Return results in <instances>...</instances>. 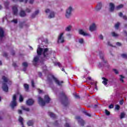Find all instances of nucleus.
Segmentation results:
<instances>
[{"label":"nucleus","instance_id":"nucleus-1","mask_svg":"<svg viewBox=\"0 0 127 127\" xmlns=\"http://www.w3.org/2000/svg\"><path fill=\"white\" fill-rule=\"evenodd\" d=\"M47 80L50 84H52L53 83V80H54V82L57 84V85H58V86H62V84L64 83L63 81H60L58 79L55 77V76L52 74H49L48 75Z\"/></svg>","mask_w":127,"mask_h":127},{"label":"nucleus","instance_id":"nucleus-2","mask_svg":"<svg viewBox=\"0 0 127 127\" xmlns=\"http://www.w3.org/2000/svg\"><path fill=\"white\" fill-rule=\"evenodd\" d=\"M60 96L62 99L61 102L62 105H63L64 107H67L68 106L69 104H70V102L68 100V97H67V96H66L65 94V93H64V92H62L60 93Z\"/></svg>","mask_w":127,"mask_h":127},{"label":"nucleus","instance_id":"nucleus-3","mask_svg":"<svg viewBox=\"0 0 127 127\" xmlns=\"http://www.w3.org/2000/svg\"><path fill=\"white\" fill-rule=\"evenodd\" d=\"M44 100H45V101L43 100V99H42V98H41V97H39L38 98L39 104L40 105V106H42V107H44L46 103L47 104L49 103L50 102L51 99L48 95H46L44 96Z\"/></svg>","mask_w":127,"mask_h":127},{"label":"nucleus","instance_id":"nucleus-4","mask_svg":"<svg viewBox=\"0 0 127 127\" xmlns=\"http://www.w3.org/2000/svg\"><path fill=\"white\" fill-rule=\"evenodd\" d=\"M2 79L4 82V83H2V89L3 91H4V92H5L6 93L8 92V86H7V84H6V83H7L8 82L11 83V81H9L7 77H5V76H3L2 77Z\"/></svg>","mask_w":127,"mask_h":127},{"label":"nucleus","instance_id":"nucleus-5","mask_svg":"<svg viewBox=\"0 0 127 127\" xmlns=\"http://www.w3.org/2000/svg\"><path fill=\"white\" fill-rule=\"evenodd\" d=\"M10 106L12 110L17 106V102H16V94H14L13 95L12 100L10 104Z\"/></svg>","mask_w":127,"mask_h":127},{"label":"nucleus","instance_id":"nucleus-6","mask_svg":"<svg viewBox=\"0 0 127 127\" xmlns=\"http://www.w3.org/2000/svg\"><path fill=\"white\" fill-rule=\"evenodd\" d=\"M48 51H49V49H48V48H45L44 49L42 53L44 58H46L47 60L50 58V57H49V54H48Z\"/></svg>","mask_w":127,"mask_h":127},{"label":"nucleus","instance_id":"nucleus-7","mask_svg":"<svg viewBox=\"0 0 127 127\" xmlns=\"http://www.w3.org/2000/svg\"><path fill=\"white\" fill-rule=\"evenodd\" d=\"M75 119L78 120V124L81 125V127L85 126V121L81 119L80 116H76Z\"/></svg>","mask_w":127,"mask_h":127},{"label":"nucleus","instance_id":"nucleus-8","mask_svg":"<svg viewBox=\"0 0 127 127\" xmlns=\"http://www.w3.org/2000/svg\"><path fill=\"white\" fill-rule=\"evenodd\" d=\"M72 12V7L69 6V8L66 9V12H65V17L66 18H69L70 16H71V12Z\"/></svg>","mask_w":127,"mask_h":127},{"label":"nucleus","instance_id":"nucleus-9","mask_svg":"<svg viewBox=\"0 0 127 127\" xmlns=\"http://www.w3.org/2000/svg\"><path fill=\"white\" fill-rule=\"evenodd\" d=\"M64 35V33H62L59 36L58 41V42L59 43H64L65 41L64 40V37H63Z\"/></svg>","mask_w":127,"mask_h":127},{"label":"nucleus","instance_id":"nucleus-10","mask_svg":"<svg viewBox=\"0 0 127 127\" xmlns=\"http://www.w3.org/2000/svg\"><path fill=\"white\" fill-rule=\"evenodd\" d=\"M102 79L103 80L102 81V84H103L104 86H107V85H108V81L109 83H113V80L109 81V79L104 77H102Z\"/></svg>","mask_w":127,"mask_h":127},{"label":"nucleus","instance_id":"nucleus-11","mask_svg":"<svg viewBox=\"0 0 127 127\" xmlns=\"http://www.w3.org/2000/svg\"><path fill=\"white\" fill-rule=\"evenodd\" d=\"M26 103L27 106H32L34 104V100L31 98L29 99L26 101Z\"/></svg>","mask_w":127,"mask_h":127},{"label":"nucleus","instance_id":"nucleus-12","mask_svg":"<svg viewBox=\"0 0 127 127\" xmlns=\"http://www.w3.org/2000/svg\"><path fill=\"white\" fill-rule=\"evenodd\" d=\"M3 37H4V31L2 27H0V40H1Z\"/></svg>","mask_w":127,"mask_h":127},{"label":"nucleus","instance_id":"nucleus-13","mask_svg":"<svg viewBox=\"0 0 127 127\" xmlns=\"http://www.w3.org/2000/svg\"><path fill=\"white\" fill-rule=\"evenodd\" d=\"M99 56L100 58L102 60L105 64H107V63H108V62L107 61H105V59H104V54H103V52H99Z\"/></svg>","mask_w":127,"mask_h":127},{"label":"nucleus","instance_id":"nucleus-14","mask_svg":"<svg viewBox=\"0 0 127 127\" xmlns=\"http://www.w3.org/2000/svg\"><path fill=\"white\" fill-rule=\"evenodd\" d=\"M43 49L40 47L38 48L37 50V53L38 56H41V55H42V52L43 51Z\"/></svg>","mask_w":127,"mask_h":127},{"label":"nucleus","instance_id":"nucleus-15","mask_svg":"<svg viewBox=\"0 0 127 127\" xmlns=\"http://www.w3.org/2000/svg\"><path fill=\"white\" fill-rule=\"evenodd\" d=\"M12 10H13V15H17V11H18L17 7H16V6H13L12 7Z\"/></svg>","mask_w":127,"mask_h":127},{"label":"nucleus","instance_id":"nucleus-16","mask_svg":"<svg viewBox=\"0 0 127 127\" xmlns=\"http://www.w3.org/2000/svg\"><path fill=\"white\" fill-rule=\"evenodd\" d=\"M89 30L90 31H94V30H96V24L95 23H93L90 25L89 27Z\"/></svg>","mask_w":127,"mask_h":127},{"label":"nucleus","instance_id":"nucleus-17","mask_svg":"<svg viewBox=\"0 0 127 127\" xmlns=\"http://www.w3.org/2000/svg\"><path fill=\"white\" fill-rule=\"evenodd\" d=\"M78 32L79 34H80V35H83V36H86L88 35V34L85 33V32H84V30H83L82 29H79L78 30Z\"/></svg>","mask_w":127,"mask_h":127},{"label":"nucleus","instance_id":"nucleus-18","mask_svg":"<svg viewBox=\"0 0 127 127\" xmlns=\"http://www.w3.org/2000/svg\"><path fill=\"white\" fill-rule=\"evenodd\" d=\"M48 115L53 119H57V116L52 112H48Z\"/></svg>","mask_w":127,"mask_h":127},{"label":"nucleus","instance_id":"nucleus-19","mask_svg":"<svg viewBox=\"0 0 127 127\" xmlns=\"http://www.w3.org/2000/svg\"><path fill=\"white\" fill-rule=\"evenodd\" d=\"M101 8H102V3L99 2L98 3L97 6H96V11H99V10H100Z\"/></svg>","mask_w":127,"mask_h":127},{"label":"nucleus","instance_id":"nucleus-20","mask_svg":"<svg viewBox=\"0 0 127 127\" xmlns=\"http://www.w3.org/2000/svg\"><path fill=\"white\" fill-rule=\"evenodd\" d=\"M109 5L110 7V11H113L115 10V4L113 3H110Z\"/></svg>","mask_w":127,"mask_h":127},{"label":"nucleus","instance_id":"nucleus-21","mask_svg":"<svg viewBox=\"0 0 127 127\" xmlns=\"http://www.w3.org/2000/svg\"><path fill=\"white\" fill-rule=\"evenodd\" d=\"M13 2H17V1H19V2H23L24 1V3H27V1L28 0H12Z\"/></svg>","mask_w":127,"mask_h":127},{"label":"nucleus","instance_id":"nucleus-22","mask_svg":"<svg viewBox=\"0 0 127 127\" xmlns=\"http://www.w3.org/2000/svg\"><path fill=\"white\" fill-rule=\"evenodd\" d=\"M53 17H55V13L53 11H52L50 13V15L48 16L49 18H53Z\"/></svg>","mask_w":127,"mask_h":127},{"label":"nucleus","instance_id":"nucleus-23","mask_svg":"<svg viewBox=\"0 0 127 127\" xmlns=\"http://www.w3.org/2000/svg\"><path fill=\"white\" fill-rule=\"evenodd\" d=\"M24 88L26 92H28V90H29V85L25 83L24 84Z\"/></svg>","mask_w":127,"mask_h":127},{"label":"nucleus","instance_id":"nucleus-24","mask_svg":"<svg viewBox=\"0 0 127 127\" xmlns=\"http://www.w3.org/2000/svg\"><path fill=\"white\" fill-rule=\"evenodd\" d=\"M33 124H34V123L33 122V121H32V120H29L27 122V125H28V127H32V126H33Z\"/></svg>","mask_w":127,"mask_h":127},{"label":"nucleus","instance_id":"nucleus-25","mask_svg":"<svg viewBox=\"0 0 127 127\" xmlns=\"http://www.w3.org/2000/svg\"><path fill=\"white\" fill-rule=\"evenodd\" d=\"M39 61V57L37 56L33 59V62L37 63Z\"/></svg>","mask_w":127,"mask_h":127},{"label":"nucleus","instance_id":"nucleus-26","mask_svg":"<svg viewBox=\"0 0 127 127\" xmlns=\"http://www.w3.org/2000/svg\"><path fill=\"white\" fill-rule=\"evenodd\" d=\"M25 15H26V14L25 13V11H24L23 10H21L20 12V16L21 17H24V16H25Z\"/></svg>","mask_w":127,"mask_h":127},{"label":"nucleus","instance_id":"nucleus-27","mask_svg":"<svg viewBox=\"0 0 127 127\" xmlns=\"http://www.w3.org/2000/svg\"><path fill=\"white\" fill-rule=\"evenodd\" d=\"M4 5L5 7L7 9H8V5H9V1H6L4 2Z\"/></svg>","mask_w":127,"mask_h":127},{"label":"nucleus","instance_id":"nucleus-28","mask_svg":"<svg viewBox=\"0 0 127 127\" xmlns=\"http://www.w3.org/2000/svg\"><path fill=\"white\" fill-rule=\"evenodd\" d=\"M39 13V10H37L35 11V13H33L32 15V18H34L35 17V15H37Z\"/></svg>","mask_w":127,"mask_h":127},{"label":"nucleus","instance_id":"nucleus-29","mask_svg":"<svg viewBox=\"0 0 127 127\" xmlns=\"http://www.w3.org/2000/svg\"><path fill=\"white\" fill-rule=\"evenodd\" d=\"M71 29H72V26L68 25L65 28V31H71Z\"/></svg>","mask_w":127,"mask_h":127},{"label":"nucleus","instance_id":"nucleus-30","mask_svg":"<svg viewBox=\"0 0 127 127\" xmlns=\"http://www.w3.org/2000/svg\"><path fill=\"white\" fill-rule=\"evenodd\" d=\"M124 7V4H121L120 5L117 6L116 8L117 10H119V9H121V8H123Z\"/></svg>","mask_w":127,"mask_h":127},{"label":"nucleus","instance_id":"nucleus-31","mask_svg":"<svg viewBox=\"0 0 127 127\" xmlns=\"http://www.w3.org/2000/svg\"><path fill=\"white\" fill-rule=\"evenodd\" d=\"M21 109H23L24 111H26V112H29L30 109L28 108H25L24 106H22Z\"/></svg>","mask_w":127,"mask_h":127},{"label":"nucleus","instance_id":"nucleus-32","mask_svg":"<svg viewBox=\"0 0 127 127\" xmlns=\"http://www.w3.org/2000/svg\"><path fill=\"white\" fill-rule=\"evenodd\" d=\"M115 27L116 29H119V27H120V22H118L116 24H115Z\"/></svg>","mask_w":127,"mask_h":127},{"label":"nucleus","instance_id":"nucleus-33","mask_svg":"<svg viewBox=\"0 0 127 127\" xmlns=\"http://www.w3.org/2000/svg\"><path fill=\"white\" fill-rule=\"evenodd\" d=\"M83 114H85V115L86 116H87V117H92V115H91V114H90L87 113V111H83Z\"/></svg>","mask_w":127,"mask_h":127},{"label":"nucleus","instance_id":"nucleus-34","mask_svg":"<svg viewBox=\"0 0 127 127\" xmlns=\"http://www.w3.org/2000/svg\"><path fill=\"white\" fill-rule=\"evenodd\" d=\"M112 35L113 36V37H118V36H119V35L116 33L115 32L112 33Z\"/></svg>","mask_w":127,"mask_h":127},{"label":"nucleus","instance_id":"nucleus-35","mask_svg":"<svg viewBox=\"0 0 127 127\" xmlns=\"http://www.w3.org/2000/svg\"><path fill=\"white\" fill-rule=\"evenodd\" d=\"M19 102H23V97L22 96V95H20V96L19 97Z\"/></svg>","mask_w":127,"mask_h":127},{"label":"nucleus","instance_id":"nucleus-36","mask_svg":"<svg viewBox=\"0 0 127 127\" xmlns=\"http://www.w3.org/2000/svg\"><path fill=\"white\" fill-rule=\"evenodd\" d=\"M22 66L25 67H27L28 66V64L26 62H24L22 63Z\"/></svg>","mask_w":127,"mask_h":127},{"label":"nucleus","instance_id":"nucleus-37","mask_svg":"<svg viewBox=\"0 0 127 127\" xmlns=\"http://www.w3.org/2000/svg\"><path fill=\"white\" fill-rule=\"evenodd\" d=\"M120 77H121V78H120V81H121V82H122V83H124V82H125V81H124V79H123L125 78V76H124L121 75H120Z\"/></svg>","mask_w":127,"mask_h":127},{"label":"nucleus","instance_id":"nucleus-38","mask_svg":"<svg viewBox=\"0 0 127 127\" xmlns=\"http://www.w3.org/2000/svg\"><path fill=\"white\" fill-rule=\"evenodd\" d=\"M125 116H126V114L124 113H122L120 115V119L122 120V119H124L125 118Z\"/></svg>","mask_w":127,"mask_h":127},{"label":"nucleus","instance_id":"nucleus-39","mask_svg":"<svg viewBox=\"0 0 127 127\" xmlns=\"http://www.w3.org/2000/svg\"><path fill=\"white\" fill-rule=\"evenodd\" d=\"M122 57H123V58H124L125 59H127V54H123L121 55Z\"/></svg>","mask_w":127,"mask_h":127},{"label":"nucleus","instance_id":"nucleus-40","mask_svg":"<svg viewBox=\"0 0 127 127\" xmlns=\"http://www.w3.org/2000/svg\"><path fill=\"white\" fill-rule=\"evenodd\" d=\"M105 113L107 116H110L111 113L108 110H105Z\"/></svg>","mask_w":127,"mask_h":127},{"label":"nucleus","instance_id":"nucleus-41","mask_svg":"<svg viewBox=\"0 0 127 127\" xmlns=\"http://www.w3.org/2000/svg\"><path fill=\"white\" fill-rule=\"evenodd\" d=\"M31 85H32V87L33 88H34V87H35V83H34V80H31Z\"/></svg>","mask_w":127,"mask_h":127},{"label":"nucleus","instance_id":"nucleus-42","mask_svg":"<svg viewBox=\"0 0 127 127\" xmlns=\"http://www.w3.org/2000/svg\"><path fill=\"white\" fill-rule=\"evenodd\" d=\"M79 43H80V44H83V43H84V39H80L79 40Z\"/></svg>","mask_w":127,"mask_h":127},{"label":"nucleus","instance_id":"nucleus-43","mask_svg":"<svg viewBox=\"0 0 127 127\" xmlns=\"http://www.w3.org/2000/svg\"><path fill=\"white\" fill-rule=\"evenodd\" d=\"M91 85H95L96 90H98V88L97 87V82H93V83L92 82Z\"/></svg>","mask_w":127,"mask_h":127},{"label":"nucleus","instance_id":"nucleus-44","mask_svg":"<svg viewBox=\"0 0 127 127\" xmlns=\"http://www.w3.org/2000/svg\"><path fill=\"white\" fill-rule=\"evenodd\" d=\"M113 70L115 72V74H116L117 75H118V74H119V71H118V70H117L116 69H113Z\"/></svg>","mask_w":127,"mask_h":127},{"label":"nucleus","instance_id":"nucleus-45","mask_svg":"<svg viewBox=\"0 0 127 127\" xmlns=\"http://www.w3.org/2000/svg\"><path fill=\"white\" fill-rule=\"evenodd\" d=\"M120 108H121V107H120V105H117L116 106L115 109H116V110H117L118 111H119V110H120Z\"/></svg>","mask_w":127,"mask_h":127},{"label":"nucleus","instance_id":"nucleus-46","mask_svg":"<svg viewBox=\"0 0 127 127\" xmlns=\"http://www.w3.org/2000/svg\"><path fill=\"white\" fill-rule=\"evenodd\" d=\"M12 22H14V23H17V19H13L11 21Z\"/></svg>","mask_w":127,"mask_h":127},{"label":"nucleus","instance_id":"nucleus-47","mask_svg":"<svg viewBox=\"0 0 127 127\" xmlns=\"http://www.w3.org/2000/svg\"><path fill=\"white\" fill-rule=\"evenodd\" d=\"M12 66H13L14 68H16V67H17V64H16V63H13Z\"/></svg>","mask_w":127,"mask_h":127},{"label":"nucleus","instance_id":"nucleus-48","mask_svg":"<svg viewBox=\"0 0 127 127\" xmlns=\"http://www.w3.org/2000/svg\"><path fill=\"white\" fill-rule=\"evenodd\" d=\"M34 2V0H29V3L32 4Z\"/></svg>","mask_w":127,"mask_h":127},{"label":"nucleus","instance_id":"nucleus-49","mask_svg":"<svg viewBox=\"0 0 127 127\" xmlns=\"http://www.w3.org/2000/svg\"><path fill=\"white\" fill-rule=\"evenodd\" d=\"M109 109H113L114 108V105L111 104L109 106Z\"/></svg>","mask_w":127,"mask_h":127},{"label":"nucleus","instance_id":"nucleus-50","mask_svg":"<svg viewBox=\"0 0 127 127\" xmlns=\"http://www.w3.org/2000/svg\"><path fill=\"white\" fill-rule=\"evenodd\" d=\"M116 45H117V46H122V44L119 42L116 43Z\"/></svg>","mask_w":127,"mask_h":127},{"label":"nucleus","instance_id":"nucleus-51","mask_svg":"<svg viewBox=\"0 0 127 127\" xmlns=\"http://www.w3.org/2000/svg\"><path fill=\"white\" fill-rule=\"evenodd\" d=\"M64 127H70V125H69L68 123H66V124L64 125Z\"/></svg>","mask_w":127,"mask_h":127},{"label":"nucleus","instance_id":"nucleus-52","mask_svg":"<svg viewBox=\"0 0 127 127\" xmlns=\"http://www.w3.org/2000/svg\"><path fill=\"white\" fill-rule=\"evenodd\" d=\"M18 113L19 115H21L22 114V111H21V110H18Z\"/></svg>","mask_w":127,"mask_h":127},{"label":"nucleus","instance_id":"nucleus-53","mask_svg":"<svg viewBox=\"0 0 127 127\" xmlns=\"http://www.w3.org/2000/svg\"><path fill=\"white\" fill-rule=\"evenodd\" d=\"M3 56L4 57H7V53H4L3 54Z\"/></svg>","mask_w":127,"mask_h":127},{"label":"nucleus","instance_id":"nucleus-54","mask_svg":"<svg viewBox=\"0 0 127 127\" xmlns=\"http://www.w3.org/2000/svg\"><path fill=\"white\" fill-rule=\"evenodd\" d=\"M45 12H46V13H48V12H50V10L49 9H47L45 10Z\"/></svg>","mask_w":127,"mask_h":127},{"label":"nucleus","instance_id":"nucleus-55","mask_svg":"<svg viewBox=\"0 0 127 127\" xmlns=\"http://www.w3.org/2000/svg\"><path fill=\"white\" fill-rule=\"evenodd\" d=\"M123 19H125V20H127V16H126V15L123 16Z\"/></svg>","mask_w":127,"mask_h":127},{"label":"nucleus","instance_id":"nucleus-56","mask_svg":"<svg viewBox=\"0 0 127 127\" xmlns=\"http://www.w3.org/2000/svg\"><path fill=\"white\" fill-rule=\"evenodd\" d=\"M120 105H123L124 104V100H120Z\"/></svg>","mask_w":127,"mask_h":127},{"label":"nucleus","instance_id":"nucleus-57","mask_svg":"<svg viewBox=\"0 0 127 127\" xmlns=\"http://www.w3.org/2000/svg\"><path fill=\"white\" fill-rule=\"evenodd\" d=\"M26 12H30V11H31V10L29 8H27L26 9Z\"/></svg>","mask_w":127,"mask_h":127},{"label":"nucleus","instance_id":"nucleus-58","mask_svg":"<svg viewBox=\"0 0 127 127\" xmlns=\"http://www.w3.org/2000/svg\"><path fill=\"white\" fill-rule=\"evenodd\" d=\"M75 97L76 98V99H80V96L78 95H75Z\"/></svg>","mask_w":127,"mask_h":127},{"label":"nucleus","instance_id":"nucleus-59","mask_svg":"<svg viewBox=\"0 0 127 127\" xmlns=\"http://www.w3.org/2000/svg\"><path fill=\"white\" fill-rule=\"evenodd\" d=\"M119 15L120 17H122V16H123V13L122 12H120Z\"/></svg>","mask_w":127,"mask_h":127},{"label":"nucleus","instance_id":"nucleus-60","mask_svg":"<svg viewBox=\"0 0 127 127\" xmlns=\"http://www.w3.org/2000/svg\"><path fill=\"white\" fill-rule=\"evenodd\" d=\"M55 126H58V122L56 121L55 123L54 124Z\"/></svg>","mask_w":127,"mask_h":127},{"label":"nucleus","instance_id":"nucleus-61","mask_svg":"<svg viewBox=\"0 0 127 127\" xmlns=\"http://www.w3.org/2000/svg\"><path fill=\"white\" fill-rule=\"evenodd\" d=\"M99 38H100V39H103L104 38V37H103V35H100L99 36Z\"/></svg>","mask_w":127,"mask_h":127},{"label":"nucleus","instance_id":"nucleus-62","mask_svg":"<svg viewBox=\"0 0 127 127\" xmlns=\"http://www.w3.org/2000/svg\"><path fill=\"white\" fill-rule=\"evenodd\" d=\"M57 65H58L59 67H61V64L60 63H58Z\"/></svg>","mask_w":127,"mask_h":127},{"label":"nucleus","instance_id":"nucleus-63","mask_svg":"<svg viewBox=\"0 0 127 127\" xmlns=\"http://www.w3.org/2000/svg\"><path fill=\"white\" fill-rule=\"evenodd\" d=\"M11 54H12V55H15V53L14 52V51H12V53H11Z\"/></svg>","mask_w":127,"mask_h":127},{"label":"nucleus","instance_id":"nucleus-64","mask_svg":"<svg viewBox=\"0 0 127 127\" xmlns=\"http://www.w3.org/2000/svg\"><path fill=\"white\" fill-rule=\"evenodd\" d=\"M23 71H24V72H25V71H26V67H24L23 69Z\"/></svg>","mask_w":127,"mask_h":127}]
</instances>
